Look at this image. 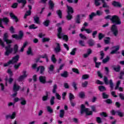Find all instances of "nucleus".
<instances>
[{
    "label": "nucleus",
    "instance_id": "1",
    "mask_svg": "<svg viewBox=\"0 0 124 124\" xmlns=\"http://www.w3.org/2000/svg\"><path fill=\"white\" fill-rule=\"evenodd\" d=\"M18 51L19 46H18V45L15 44L13 48L11 47L10 48L7 49L4 53V55L5 56H6V57H8L10 55V54L12 53L13 52V54L15 55L16 54H17V53H18Z\"/></svg>",
    "mask_w": 124,
    "mask_h": 124
},
{
    "label": "nucleus",
    "instance_id": "2",
    "mask_svg": "<svg viewBox=\"0 0 124 124\" xmlns=\"http://www.w3.org/2000/svg\"><path fill=\"white\" fill-rule=\"evenodd\" d=\"M19 59H20V56L19 55H16L10 60H9L7 63H4L3 65L4 67H6L10 65V64H14L15 63H17L19 62Z\"/></svg>",
    "mask_w": 124,
    "mask_h": 124
},
{
    "label": "nucleus",
    "instance_id": "3",
    "mask_svg": "<svg viewBox=\"0 0 124 124\" xmlns=\"http://www.w3.org/2000/svg\"><path fill=\"white\" fill-rule=\"evenodd\" d=\"M111 22L112 24H115V25H121L122 21L120 19V17L117 15H114L112 16V18H110Z\"/></svg>",
    "mask_w": 124,
    "mask_h": 124
},
{
    "label": "nucleus",
    "instance_id": "4",
    "mask_svg": "<svg viewBox=\"0 0 124 124\" xmlns=\"http://www.w3.org/2000/svg\"><path fill=\"white\" fill-rule=\"evenodd\" d=\"M104 82L105 85H109L110 90H114V83L113 82V80L108 79V78L106 76L104 77Z\"/></svg>",
    "mask_w": 124,
    "mask_h": 124
},
{
    "label": "nucleus",
    "instance_id": "5",
    "mask_svg": "<svg viewBox=\"0 0 124 124\" xmlns=\"http://www.w3.org/2000/svg\"><path fill=\"white\" fill-rule=\"evenodd\" d=\"M12 37L15 38L16 40H22L23 37H24V32L22 31H19L18 35H17V34H13Z\"/></svg>",
    "mask_w": 124,
    "mask_h": 124
},
{
    "label": "nucleus",
    "instance_id": "6",
    "mask_svg": "<svg viewBox=\"0 0 124 124\" xmlns=\"http://www.w3.org/2000/svg\"><path fill=\"white\" fill-rule=\"evenodd\" d=\"M2 22H3L5 25H7L8 23H9V19L6 17H4L3 18H0V28L4 29V27L2 26Z\"/></svg>",
    "mask_w": 124,
    "mask_h": 124
},
{
    "label": "nucleus",
    "instance_id": "7",
    "mask_svg": "<svg viewBox=\"0 0 124 124\" xmlns=\"http://www.w3.org/2000/svg\"><path fill=\"white\" fill-rule=\"evenodd\" d=\"M111 31L113 32L114 36H117L118 33H119V31H118V28L116 25H112L111 28Z\"/></svg>",
    "mask_w": 124,
    "mask_h": 124
},
{
    "label": "nucleus",
    "instance_id": "8",
    "mask_svg": "<svg viewBox=\"0 0 124 124\" xmlns=\"http://www.w3.org/2000/svg\"><path fill=\"white\" fill-rule=\"evenodd\" d=\"M55 44L56 46L54 48V51L56 54H58V53H60L62 51V48L61 47V44L60 43H56Z\"/></svg>",
    "mask_w": 124,
    "mask_h": 124
},
{
    "label": "nucleus",
    "instance_id": "9",
    "mask_svg": "<svg viewBox=\"0 0 124 124\" xmlns=\"http://www.w3.org/2000/svg\"><path fill=\"white\" fill-rule=\"evenodd\" d=\"M112 5H113L114 7H118L119 8L123 7V5H122V4H121L120 2L115 0L112 1Z\"/></svg>",
    "mask_w": 124,
    "mask_h": 124
},
{
    "label": "nucleus",
    "instance_id": "10",
    "mask_svg": "<svg viewBox=\"0 0 124 124\" xmlns=\"http://www.w3.org/2000/svg\"><path fill=\"white\" fill-rule=\"evenodd\" d=\"M62 27H59L58 29V33L57 37L59 39H62V37L63 33H62Z\"/></svg>",
    "mask_w": 124,
    "mask_h": 124
},
{
    "label": "nucleus",
    "instance_id": "11",
    "mask_svg": "<svg viewBox=\"0 0 124 124\" xmlns=\"http://www.w3.org/2000/svg\"><path fill=\"white\" fill-rule=\"evenodd\" d=\"M49 9L50 10H54L55 7V3L52 0H49L48 1Z\"/></svg>",
    "mask_w": 124,
    "mask_h": 124
},
{
    "label": "nucleus",
    "instance_id": "12",
    "mask_svg": "<svg viewBox=\"0 0 124 124\" xmlns=\"http://www.w3.org/2000/svg\"><path fill=\"white\" fill-rule=\"evenodd\" d=\"M33 19L34 20V23L35 24H37V25H40V20L39 19V17H38L37 15L34 16L33 17Z\"/></svg>",
    "mask_w": 124,
    "mask_h": 124
},
{
    "label": "nucleus",
    "instance_id": "13",
    "mask_svg": "<svg viewBox=\"0 0 124 124\" xmlns=\"http://www.w3.org/2000/svg\"><path fill=\"white\" fill-rule=\"evenodd\" d=\"M17 2L18 3H22V5L21 8L23 9L26 6V4H27V0H17Z\"/></svg>",
    "mask_w": 124,
    "mask_h": 124
},
{
    "label": "nucleus",
    "instance_id": "14",
    "mask_svg": "<svg viewBox=\"0 0 124 124\" xmlns=\"http://www.w3.org/2000/svg\"><path fill=\"white\" fill-rule=\"evenodd\" d=\"M39 80L42 84H46V77L40 76L39 77Z\"/></svg>",
    "mask_w": 124,
    "mask_h": 124
},
{
    "label": "nucleus",
    "instance_id": "15",
    "mask_svg": "<svg viewBox=\"0 0 124 124\" xmlns=\"http://www.w3.org/2000/svg\"><path fill=\"white\" fill-rule=\"evenodd\" d=\"M10 16L11 17V19H13L14 20H15L16 23H17L19 22V19H18V17L14 15L13 13H10Z\"/></svg>",
    "mask_w": 124,
    "mask_h": 124
},
{
    "label": "nucleus",
    "instance_id": "16",
    "mask_svg": "<svg viewBox=\"0 0 124 124\" xmlns=\"http://www.w3.org/2000/svg\"><path fill=\"white\" fill-rule=\"evenodd\" d=\"M67 14H73L74 13V10H73V8L68 5H67Z\"/></svg>",
    "mask_w": 124,
    "mask_h": 124
},
{
    "label": "nucleus",
    "instance_id": "17",
    "mask_svg": "<svg viewBox=\"0 0 124 124\" xmlns=\"http://www.w3.org/2000/svg\"><path fill=\"white\" fill-rule=\"evenodd\" d=\"M113 70L115 71V72H120L121 71V66L118 65L117 67L116 66L113 65L112 66Z\"/></svg>",
    "mask_w": 124,
    "mask_h": 124
},
{
    "label": "nucleus",
    "instance_id": "18",
    "mask_svg": "<svg viewBox=\"0 0 124 124\" xmlns=\"http://www.w3.org/2000/svg\"><path fill=\"white\" fill-rule=\"evenodd\" d=\"M26 54L28 56H33V53L32 52V50L31 49V47L29 46L27 51Z\"/></svg>",
    "mask_w": 124,
    "mask_h": 124
},
{
    "label": "nucleus",
    "instance_id": "19",
    "mask_svg": "<svg viewBox=\"0 0 124 124\" xmlns=\"http://www.w3.org/2000/svg\"><path fill=\"white\" fill-rule=\"evenodd\" d=\"M88 110V108H86L85 105L81 104V110H80V113L83 114L84 112L87 111Z\"/></svg>",
    "mask_w": 124,
    "mask_h": 124
},
{
    "label": "nucleus",
    "instance_id": "20",
    "mask_svg": "<svg viewBox=\"0 0 124 124\" xmlns=\"http://www.w3.org/2000/svg\"><path fill=\"white\" fill-rule=\"evenodd\" d=\"M88 44L90 47H93L94 45V41L93 39H90L88 41Z\"/></svg>",
    "mask_w": 124,
    "mask_h": 124
},
{
    "label": "nucleus",
    "instance_id": "21",
    "mask_svg": "<svg viewBox=\"0 0 124 124\" xmlns=\"http://www.w3.org/2000/svg\"><path fill=\"white\" fill-rule=\"evenodd\" d=\"M19 90H20V86L17 85V84H16V82H15L13 86L14 92H18Z\"/></svg>",
    "mask_w": 124,
    "mask_h": 124
},
{
    "label": "nucleus",
    "instance_id": "22",
    "mask_svg": "<svg viewBox=\"0 0 124 124\" xmlns=\"http://www.w3.org/2000/svg\"><path fill=\"white\" fill-rule=\"evenodd\" d=\"M55 69V66L53 64L50 65L49 67H48V72L49 73V74H51V72H53L54 71V70Z\"/></svg>",
    "mask_w": 124,
    "mask_h": 124
},
{
    "label": "nucleus",
    "instance_id": "23",
    "mask_svg": "<svg viewBox=\"0 0 124 124\" xmlns=\"http://www.w3.org/2000/svg\"><path fill=\"white\" fill-rule=\"evenodd\" d=\"M99 91L101 92H105L106 91V87L103 85H100L98 87Z\"/></svg>",
    "mask_w": 124,
    "mask_h": 124
},
{
    "label": "nucleus",
    "instance_id": "24",
    "mask_svg": "<svg viewBox=\"0 0 124 124\" xmlns=\"http://www.w3.org/2000/svg\"><path fill=\"white\" fill-rule=\"evenodd\" d=\"M119 50H120V46H115V49L110 52L111 55H114V54H116V53H117V51H119Z\"/></svg>",
    "mask_w": 124,
    "mask_h": 124
},
{
    "label": "nucleus",
    "instance_id": "25",
    "mask_svg": "<svg viewBox=\"0 0 124 124\" xmlns=\"http://www.w3.org/2000/svg\"><path fill=\"white\" fill-rule=\"evenodd\" d=\"M75 23L76 24H81V20L80 19V15H78L77 16V17L76 18V19H75Z\"/></svg>",
    "mask_w": 124,
    "mask_h": 124
},
{
    "label": "nucleus",
    "instance_id": "26",
    "mask_svg": "<svg viewBox=\"0 0 124 124\" xmlns=\"http://www.w3.org/2000/svg\"><path fill=\"white\" fill-rule=\"evenodd\" d=\"M61 77H63V78H67L68 77V72L66 71H64L63 73L61 74Z\"/></svg>",
    "mask_w": 124,
    "mask_h": 124
},
{
    "label": "nucleus",
    "instance_id": "27",
    "mask_svg": "<svg viewBox=\"0 0 124 124\" xmlns=\"http://www.w3.org/2000/svg\"><path fill=\"white\" fill-rule=\"evenodd\" d=\"M56 14L60 19H62V10H58L56 11Z\"/></svg>",
    "mask_w": 124,
    "mask_h": 124
},
{
    "label": "nucleus",
    "instance_id": "28",
    "mask_svg": "<svg viewBox=\"0 0 124 124\" xmlns=\"http://www.w3.org/2000/svg\"><path fill=\"white\" fill-rule=\"evenodd\" d=\"M116 114L119 117H120V118H123L124 116V112H121L120 110L116 111Z\"/></svg>",
    "mask_w": 124,
    "mask_h": 124
},
{
    "label": "nucleus",
    "instance_id": "29",
    "mask_svg": "<svg viewBox=\"0 0 124 124\" xmlns=\"http://www.w3.org/2000/svg\"><path fill=\"white\" fill-rule=\"evenodd\" d=\"M51 62L53 63H56L57 62V59L56 58V56L55 54H52L51 57Z\"/></svg>",
    "mask_w": 124,
    "mask_h": 124
},
{
    "label": "nucleus",
    "instance_id": "30",
    "mask_svg": "<svg viewBox=\"0 0 124 124\" xmlns=\"http://www.w3.org/2000/svg\"><path fill=\"white\" fill-rule=\"evenodd\" d=\"M31 15V10H29L26 11V14L24 15V19H27V17H28V16H30V15Z\"/></svg>",
    "mask_w": 124,
    "mask_h": 124
},
{
    "label": "nucleus",
    "instance_id": "31",
    "mask_svg": "<svg viewBox=\"0 0 124 124\" xmlns=\"http://www.w3.org/2000/svg\"><path fill=\"white\" fill-rule=\"evenodd\" d=\"M48 92H46V95H44L42 97V100L43 101H47L48 100Z\"/></svg>",
    "mask_w": 124,
    "mask_h": 124
},
{
    "label": "nucleus",
    "instance_id": "32",
    "mask_svg": "<svg viewBox=\"0 0 124 124\" xmlns=\"http://www.w3.org/2000/svg\"><path fill=\"white\" fill-rule=\"evenodd\" d=\"M20 100L21 101L20 102L21 105H26V104H27V101L25 100V98L21 97L20 98Z\"/></svg>",
    "mask_w": 124,
    "mask_h": 124
},
{
    "label": "nucleus",
    "instance_id": "33",
    "mask_svg": "<svg viewBox=\"0 0 124 124\" xmlns=\"http://www.w3.org/2000/svg\"><path fill=\"white\" fill-rule=\"evenodd\" d=\"M43 24L45 27H48L49 25H50V20H46L43 22Z\"/></svg>",
    "mask_w": 124,
    "mask_h": 124
},
{
    "label": "nucleus",
    "instance_id": "34",
    "mask_svg": "<svg viewBox=\"0 0 124 124\" xmlns=\"http://www.w3.org/2000/svg\"><path fill=\"white\" fill-rule=\"evenodd\" d=\"M99 40H102L103 38L105 37V35L103 34L102 33H99L98 36Z\"/></svg>",
    "mask_w": 124,
    "mask_h": 124
},
{
    "label": "nucleus",
    "instance_id": "35",
    "mask_svg": "<svg viewBox=\"0 0 124 124\" xmlns=\"http://www.w3.org/2000/svg\"><path fill=\"white\" fill-rule=\"evenodd\" d=\"M57 89H58V85H57L56 84H55L53 85V88L52 90L53 93H57Z\"/></svg>",
    "mask_w": 124,
    "mask_h": 124
},
{
    "label": "nucleus",
    "instance_id": "36",
    "mask_svg": "<svg viewBox=\"0 0 124 124\" xmlns=\"http://www.w3.org/2000/svg\"><path fill=\"white\" fill-rule=\"evenodd\" d=\"M38 27L35 26V24H31L29 26V30H35L36 29H37Z\"/></svg>",
    "mask_w": 124,
    "mask_h": 124
},
{
    "label": "nucleus",
    "instance_id": "37",
    "mask_svg": "<svg viewBox=\"0 0 124 124\" xmlns=\"http://www.w3.org/2000/svg\"><path fill=\"white\" fill-rule=\"evenodd\" d=\"M86 113V116H92L93 115V111L90 110L89 111V108H87V110L86 111H84Z\"/></svg>",
    "mask_w": 124,
    "mask_h": 124
},
{
    "label": "nucleus",
    "instance_id": "38",
    "mask_svg": "<svg viewBox=\"0 0 124 124\" xmlns=\"http://www.w3.org/2000/svg\"><path fill=\"white\" fill-rule=\"evenodd\" d=\"M102 96L104 99H108V98H109V95L106 94L105 93H102Z\"/></svg>",
    "mask_w": 124,
    "mask_h": 124
},
{
    "label": "nucleus",
    "instance_id": "39",
    "mask_svg": "<svg viewBox=\"0 0 124 124\" xmlns=\"http://www.w3.org/2000/svg\"><path fill=\"white\" fill-rule=\"evenodd\" d=\"M40 74H43V73L45 71V67H44V66L42 65L40 66Z\"/></svg>",
    "mask_w": 124,
    "mask_h": 124
},
{
    "label": "nucleus",
    "instance_id": "40",
    "mask_svg": "<svg viewBox=\"0 0 124 124\" xmlns=\"http://www.w3.org/2000/svg\"><path fill=\"white\" fill-rule=\"evenodd\" d=\"M90 107L91 108V111H92V112H94V113H96V112H97V111L96 110V107L95 106V105L91 106Z\"/></svg>",
    "mask_w": 124,
    "mask_h": 124
},
{
    "label": "nucleus",
    "instance_id": "41",
    "mask_svg": "<svg viewBox=\"0 0 124 124\" xmlns=\"http://www.w3.org/2000/svg\"><path fill=\"white\" fill-rule=\"evenodd\" d=\"M78 96L80 98H84L85 96V92H81L78 93Z\"/></svg>",
    "mask_w": 124,
    "mask_h": 124
},
{
    "label": "nucleus",
    "instance_id": "42",
    "mask_svg": "<svg viewBox=\"0 0 124 124\" xmlns=\"http://www.w3.org/2000/svg\"><path fill=\"white\" fill-rule=\"evenodd\" d=\"M21 64H22V63H21V62H19L16 64H15L14 65V67L15 69H16V70H17V69H19V67H20V66H21Z\"/></svg>",
    "mask_w": 124,
    "mask_h": 124
},
{
    "label": "nucleus",
    "instance_id": "43",
    "mask_svg": "<svg viewBox=\"0 0 124 124\" xmlns=\"http://www.w3.org/2000/svg\"><path fill=\"white\" fill-rule=\"evenodd\" d=\"M89 84V82L87 81H85L84 82L81 83V86L82 88H87L88 86V84Z\"/></svg>",
    "mask_w": 124,
    "mask_h": 124
},
{
    "label": "nucleus",
    "instance_id": "44",
    "mask_svg": "<svg viewBox=\"0 0 124 124\" xmlns=\"http://www.w3.org/2000/svg\"><path fill=\"white\" fill-rule=\"evenodd\" d=\"M25 78H27L26 77H24V76H20L19 77V78H17V81L18 82H22V81H23V80H24V79H25Z\"/></svg>",
    "mask_w": 124,
    "mask_h": 124
},
{
    "label": "nucleus",
    "instance_id": "45",
    "mask_svg": "<svg viewBox=\"0 0 124 124\" xmlns=\"http://www.w3.org/2000/svg\"><path fill=\"white\" fill-rule=\"evenodd\" d=\"M55 96H52L50 99V105H53V104H55Z\"/></svg>",
    "mask_w": 124,
    "mask_h": 124
},
{
    "label": "nucleus",
    "instance_id": "46",
    "mask_svg": "<svg viewBox=\"0 0 124 124\" xmlns=\"http://www.w3.org/2000/svg\"><path fill=\"white\" fill-rule=\"evenodd\" d=\"M96 16H101L103 15V12L100 10H97L96 12Z\"/></svg>",
    "mask_w": 124,
    "mask_h": 124
},
{
    "label": "nucleus",
    "instance_id": "47",
    "mask_svg": "<svg viewBox=\"0 0 124 124\" xmlns=\"http://www.w3.org/2000/svg\"><path fill=\"white\" fill-rule=\"evenodd\" d=\"M7 39H8V33H7V32L3 34V41H5L6 40H7Z\"/></svg>",
    "mask_w": 124,
    "mask_h": 124
},
{
    "label": "nucleus",
    "instance_id": "48",
    "mask_svg": "<svg viewBox=\"0 0 124 124\" xmlns=\"http://www.w3.org/2000/svg\"><path fill=\"white\" fill-rule=\"evenodd\" d=\"M110 60V57L109 56H107L106 58L103 60V63H106V62H108Z\"/></svg>",
    "mask_w": 124,
    "mask_h": 124
},
{
    "label": "nucleus",
    "instance_id": "49",
    "mask_svg": "<svg viewBox=\"0 0 124 124\" xmlns=\"http://www.w3.org/2000/svg\"><path fill=\"white\" fill-rule=\"evenodd\" d=\"M9 31L12 34H14V33H15V29H14V27L13 26H11L9 29Z\"/></svg>",
    "mask_w": 124,
    "mask_h": 124
},
{
    "label": "nucleus",
    "instance_id": "50",
    "mask_svg": "<svg viewBox=\"0 0 124 124\" xmlns=\"http://www.w3.org/2000/svg\"><path fill=\"white\" fill-rule=\"evenodd\" d=\"M106 39L104 40V42L105 44H109L110 43V40L111 38L109 37H107L106 38Z\"/></svg>",
    "mask_w": 124,
    "mask_h": 124
},
{
    "label": "nucleus",
    "instance_id": "51",
    "mask_svg": "<svg viewBox=\"0 0 124 124\" xmlns=\"http://www.w3.org/2000/svg\"><path fill=\"white\" fill-rule=\"evenodd\" d=\"M120 85H121V80H118L116 83V85L114 88V90H118L120 87Z\"/></svg>",
    "mask_w": 124,
    "mask_h": 124
},
{
    "label": "nucleus",
    "instance_id": "52",
    "mask_svg": "<svg viewBox=\"0 0 124 124\" xmlns=\"http://www.w3.org/2000/svg\"><path fill=\"white\" fill-rule=\"evenodd\" d=\"M66 18L68 21H70L72 18H73V16L72 15H70V14H67V15L66 16Z\"/></svg>",
    "mask_w": 124,
    "mask_h": 124
},
{
    "label": "nucleus",
    "instance_id": "53",
    "mask_svg": "<svg viewBox=\"0 0 124 124\" xmlns=\"http://www.w3.org/2000/svg\"><path fill=\"white\" fill-rule=\"evenodd\" d=\"M75 98V96H74V95L72 94V93H69V99L70 101H72V99H74Z\"/></svg>",
    "mask_w": 124,
    "mask_h": 124
},
{
    "label": "nucleus",
    "instance_id": "54",
    "mask_svg": "<svg viewBox=\"0 0 124 124\" xmlns=\"http://www.w3.org/2000/svg\"><path fill=\"white\" fill-rule=\"evenodd\" d=\"M62 39L63 40H65L66 41V42H67V41H68V36H67V35H62Z\"/></svg>",
    "mask_w": 124,
    "mask_h": 124
},
{
    "label": "nucleus",
    "instance_id": "55",
    "mask_svg": "<svg viewBox=\"0 0 124 124\" xmlns=\"http://www.w3.org/2000/svg\"><path fill=\"white\" fill-rule=\"evenodd\" d=\"M89 78H90V76L89 75L85 74L82 75V79L83 80H87V79H89Z\"/></svg>",
    "mask_w": 124,
    "mask_h": 124
},
{
    "label": "nucleus",
    "instance_id": "56",
    "mask_svg": "<svg viewBox=\"0 0 124 124\" xmlns=\"http://www.w3.org/2000/svg\"><path fill=\"white\" fill-rule=\"evenodd\" d=\"M64 116V110L61 109L60 113V118H63Z\"/></svg>",
    "mask_w": 124,
    "mask_h": 124
},
{
    "label": "nucleus",
    "instance_id": "57",
    "mask_svg": "<svg viewBox=\"0 0 124 124\" xmlns=\"http://www.w3.org/2000/svg\"><path fill=\"white\" fill-rule=\"evenodd\" d=\"M7 73L10 74V78H11L13 76V72L11 71V69H8L7 70Z\"/></svg>",
    "mask_w": 124,
    "mask_h": 124
},
{
    "label": "nucleus",
    "instance_id": "58",
    "mask_svg": "<svg viewBox=\"0 0 124 124\" xmlns=\"http://www.w3.org/2000/svg\"><path fill=\"white\" fill-rule=\"evenodd\" d=\"M77 50V48H74L73 49L72 51L70 53V55L72 56H74L76 54V51Z\"/></svg>",
    "mask_w": 124,
    "mask_h": 124
},
{
    "label": "nucleus",
    "instance_id": "59",
    "mask_svg": "<svg viewBox=\"0 0 124 124\" xmlns=\"http://www.w3.org/2000/svg\"><path fill=\"white\" fill-rule=\"evenodd\" d=\"M95 16H96L95 13L93 12L90 15H89V18L90 20H92L93 18V17H95Z\"/></svg>",
    "mask_w": 124,
    "mask_h": 124
},
{
    "label": "nucleus",
    "instance_id": "60",
    "mask_svg": "<svg viewBox=\"0 0 124 124\" xmlns=\"http://www.w3.org/2000/svg\"><path fill=\"white\" fill-rule=\"evenodd\" d=\"M105 102L107 104H112L113 101L111 99H107L105 100Z\"/></svg>",
    "mask_w": 124,
    "mask_h": 124
},
{
    "label": "nucleus",
    "instance_id": "61",
    "mask_svg": "<svg viewBox=\"0 0 124 124\" xmlns=\"http://www.w3.org/2000/svg\"><path fill=\"white\" fill-rule=\"evenodd\" d=\"M78 43L79 45L81 46V47H85V42H84V41L79 40L78 41Z\"/></svg>",
    "mask_w": 124,
    "mask_h": 124
},
{
    "label": "nucleus",
    "instance_id": "62",
    "mask_svg": "<svg viewBox=\"0 0 124 124\" xmlns=\"http://www.w3.org/2000/svg\"><path fill=\"white\" fill-rule=\"evenodd\" d=\"M46 108L47 111H48L49 113H50V114H52V113H53V109H52V108H51V107L47 106Z\"/></svg>",
    "mask_w": 124,
    "mask_h": 124
},
{
    "label": "nucleus",
    "instance_id": "63",
    "mask_svg": "<svg viewBox=\"0 0 124 124\" xmlns=\"http://www.w3.org/2000/svg\"><path fill=\"white\" fill-rule=\"evenodd\" d=\"M124 72H121L120 73V76L119 77V79H120L121 80L124 79Z\"/></svg>",
    "mask_w": 124,
    "mask_h": 124
},
{
    "label": "nucleus",
    "instance_id": "64",
    "mask_svg": "<svg viewBox=\"0 0 124 124\" xmlns=\"http://www.w3.org/2000/svg\"><path fill=\"white\" fill-rule=\"evenodd\" d=\"M119 96L121 100H124V94L122 93H120L119 94Z\"/></svg>",
    "mask_w": 124,
    "mask_h": 124
}]
</instances>
